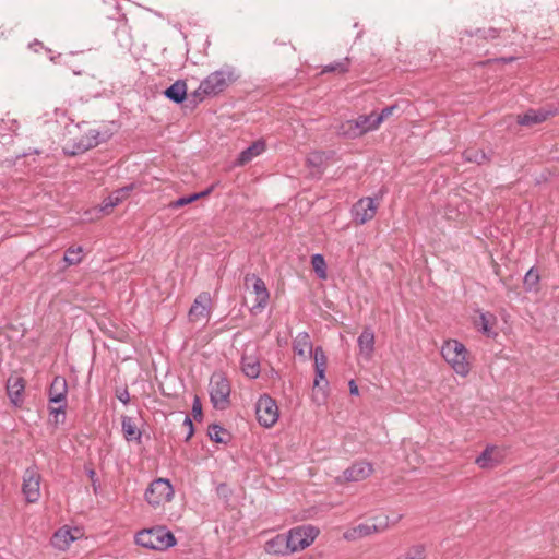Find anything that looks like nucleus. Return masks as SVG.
I'll return each mask as SVG.
<instances>
[{
  "label": "nucleus",
  "instance_id": "1",
  "mask_svg": "<svg viewBox=\"0 0 559 559\" xmlns=\"http://www.w3.org/2000/svg\"><path fill=\"white\" fill-rule=\"evenodd\" d=\"M237 79L238 75L233 67H223L202 80L199 87L190 95L189 100L197 105L206 97L217 96L226 91Z\"/></svg>",
  "mask_w": 559,
  "mask_h": 559
},
{
  "label": "nucleus",
  "instance_id": "2",
  "mask_svg": "<svg viewBox=\"0 0 559 559\" xmlns=\"http://www.w3.org/2000/svg\"><path fill=\"white\" fill-rule=\"evenodd\" d=\"M441 355L459 376L466 377L469 373V353L463 343L457 340L445 341L441 347Z\"/></svg>",
  "mask_w": 559,
  "mask_h": 559
},
{
  "label": "nucleus",
  "instance_id": "3",
  "mask_svg": "<svg viewBox=\"0 0 559 559\" xmlns=\"http://www.w3.org/2000/svg\"><path fill=\"white\" fill-rule=\"evenodd\" d=\"M231 386L223 372H214L210 378L209 393L214 408L224 411L230 405Z\"/></svg>",
  "mask_w": 559,
  "mask_h": 559
},
{
  "label": "nucleus",
  "instance_id": "4",
  "mask_svg": "<svg viewBox=\"0 0 559 559\" xmlns=\"http://www.w3.org/2000/svg\"><path fill=\"white\" fill-rule=\"evenodd\" d=\"M389 527V518L384 516H374L369 519L365 523H359L355 526L348 527L343 533V538L348 542L358 540L360 538L370 536L374 533H380L385 531Z\"/></svg>",
  "mask_w": 559,
  "mask_h": 559
},
{
  "label": "nucleus",
  "instance_id": "5",
  "mask_svg": "<svg viewBox=\"0 0 559 559\" xmlns=\"http://www.w3.org/2000/svg\"><path fill=\"white\" fill-rule=\"evenodd\" d=\"M255 414L257 420L262 427H273L280 417L276 401L269 394H262L255 403Z\"/></svg>",
  "mask_w": 559,
  "mask_h": 559
},
{
  "label": "nucleus",
  "instance_id": "6",
  "mask_svg": "<svg viewBox=\"0 0 559 559\" xmlns=\"http://www.w3.org/2000/svg\"><path fill=\"white\" fill-rule=\"evenodd\" d=\"M174 497V488L166 478L153 480L145 491V500L153 507H159L169 502Z\"/></svg>",
  "mask_w": 559,
  "mask_h": 559
},
{
  "label": "nucleus",
  "instance_id": "7",
  "mask_svg": "<svg viewBox=\"0 0 559 559\" xmlns=\"http://www.w3.org/2000/svg\"><path fill=\"white\" fill-rule=\"evenodd\" d=\"M319 534V528L313 525H301L292 528L288 532L289 545L292 551L304 550L310 546Z\"/></svg>",
  "mask_w": 559,
  "mask_h": 559
},
{
  "label": "nucleus",
  "instance_id": "8",
  "mask_svg": "<svg viewBox=\"0 0 559 559\" xmlns=\"http://www.w3.org/2000/svg\"><path fill=\"white\" fill-rule=\"evenodd\" d=\"M41 476L36 467H28L23 475L22 492L29 503H35L40 497Z\"/></svg>",
  "mask_w": 559,
  "mask_h": 559
},
{
  "label": "nucleus",
  "instance_id": "9",
  "mask_svg": "<svg viewBox=\"0 0 559 559\" xmlns=\"http://www.w3.org/2000/svg\"><path fill=\"white\" fill-rule=\"evenodd\" d=\"M378 206L373 198L359 199L352 209L354 221L359 225L366 224L374 217Z\"/></svg>",
  "mask_w": 559,
  "mask_h": 559
},
{
  "label": "nucleus",
  "instance_id": "10",
  "mask_svg": "<svg viewBox=\"0 0 559 559\" xmlns=\"http://www.w3.org/2000/svg\"><path fill=\"white\" fill-rule=\"evenodd\" d=\"M373 473V465L367 461H356L347 467L342 476L337 477L338 483L361 481Z\"/></svg>",
  "mask_w": 559,
  "mask_h": 559
},
{
  "label": "nucleus",
  "instance_id": "11",
  "mask_svg": "<svg viewBox=\"0 0 559 559\" xmlns=\"http://www.w3.org/2000/svg\"><path fill=\"white\" fill-rule=\"evenodd\" d=\"M243 282L245 286L247 287H249V284L252 283V289L255 294L257 301V304L253 306V309H264L270 299V293L264 281L255 274L248 273L245 275Z\"/></svg>",
  "mask_w": 559,
  "mask_h": 559
},
{
  "label": "nucleus",
  "instance_id": "12",
  "mask_svg": "<svg viewBox=\"0 0 559 559\" xmlns=\"http://www.w3.org/2000/svg\"><path fill=\"white\" fill-rule=\"evenodd\" d=\"M211 295L207 292H203L197 296L190 310L189 319L192 322L207 321L210 319V306Z\"/></svg>",
  "mask_w": 559,
  "mask_h": 559
},
{
  "label": "nucleus",
  "instance_id": "13",
  "mask_svg": "<svg viewBox=\"0 0 559 559\" xmlns=\"http://www.w3.org/2000/svg\"><path fill=\"white\" fill-rule=\"evenodd\" d=\"M68 384L66 378L56 376L49 386L48 397L50 404L67 403Z\"/></svg>",
  "mask_w": 559,
  "mask_h": 559
},
{
  "label": "nucleus",
  "instance_id": "14",
  "mask_svg": "<svg viewBox=\"0 0 559 559\" xmlns=\"http://www.w3.org/2000/svg\"><path fill=\"white\" fill-rule=\"evenodd\" d=\"M264 549L270 555L286 556L293 554L288 534H278L265 543Z\"/></svg>",
  "mask_w": 559,
  "mask_h": 559
},
{
  "label": "nucleus",
  "instance_id": "15",
  "mask_svg": "<svg viewBox=\"0 0 559 559\" xmlns=\"http://www.w3.org/2000/svg\"><path fill=\"white\" fill-rule=\"evenodd\" d=\"M359 353L369 360L374 352V332L370 326H365L357 340Z\"/></svg>",
  "mask_w": 559,
  "mask_h": 559
},
{
  "label": "nucleus",
  "instance_id": "16",
  "mask_svg": "<svg viewBox=\"0 0 559 559\" xmlns=\"http://www.w3.org/2000/svg\"><path fill=\"white\" fill-rule=\"evenodd\" d=\"M266 148L264 140L260 139L254 141L246 150L241 151L235 162L236 166H245L250 163L254 157L261 155Z\"/></svg>",
  "mask_w": 559,
  "mask_h": 559
},
{
  "label": "nucleus",
  "instance_id": "17",
  "mask_svg": "<svg viewBox=\"0 0 559 559\" xmlns=\"http://www.w3.org/2000/svg\"><path fill=\"white\" fill-rule=\"evenodd\" d=\"M80 530L75 527L73 531L68 527L59 528L52 536L51 543L58 549H67L69 545L79 538Z\"/></svg>",
  "mask_w": 559,
  "mask_h": 559
},
{
  "label": "nucleus",
  "instance_id": "18",
  "mask_svg": "<svg viewBox=\"0 0 559 559\" xmlns=\"http://www.w3.org/2000/svg\"><path fill=\"white\" fill-rule=\"evenodd\" d=\"M293 350L299 357L305 359L312 357L313 345L310 335L307 332H300L293 341Z\"/></svg>",
  "mask_w": 559,
  "mask_h": 559
},
{
  "label": "nucleus",
  "instance_id": "19",
  "mask_svg": "<svg viewBox=\"0 0 559 559\" xmlns=\"http://www.w3.org/2000/svg\"><path fill=\"white\" fill-rule=\"evenodd\" d=\"M157 528L144 530L135 535V543L147 549H165L166 544H158Z\"/></svg>",
  "mask_w": 559,
  "mask_h": 559
},
{
  "label": "nucleus",
  "instance_id": "20",
  "mask_svg": "<svg viewBox=\"0 0 559 559\" xmlns=\"http://www.w3.org/2000/svg\"><path fill=\"white\" fill-rule=\"evenodd\" d=\"M550 115V111H546L544 109H530L526 112L519 115L516 122L520 126L532 127L546 121Z\"/></svg>",
  "mask_w": 559,
  "mask_h": 559
},
{
  "label": "nucleus",
  "instance_id": "21",
  "mask_svg": "<svg viewBox=\"0 0 559 559\" xmlns=\"http://www.w3.org/2000/svg\"><path fill=\"white\" fill-rule=\"evenodd\" d=\"M121 430L128 442L134 441L138 444L142 442V431L138 428L132 417L126 415L121 417Z\"/></svg>",
  "mask_w": 559,
  "mask_h": 559
},
{
  "label": "nucleus",
  "instance_id": "22",
  "mask_svg": "<svg viewBox=\"0 0 559 559\" xmlns=\"http://www.w3.org/2000/svg\"><path fill=\"white\" fill-rule=\"evenodd\" d=\"M241 371L250 379H257L260 376V359L254 354L245 352L241 357Z\"/></svg>",
  "mask_w": 559,
  "mask_h": 559
},
{
  "label": "nucleus",
  "instance_id": "23",
  "mask_svg": "<svg viewBox=\"0 0 559 559\" xmlns=\"http://www.w3.org/2000/svg\"><path fill=\"white\" fill-rule=\"evenodd\" d=\"M25 389V381L22 377H11L7 383V393L11 402L19 406L22 403V394Z\"/></svg>",
  "mask_w": 559,
  "mask_h": 559
},
{
  "label": "nucleus",
  "instance_id": "24",
  "mask_svg": "<svg viewBox=\"0 0 559 559\" xmlns=\"http://www.w3.org/2000/svg\"><path fill=\"white\" fill-rule=\"evenodd\" d=\"M475 325L483 334L488 337H495L497 332L493 328L497 325V317L491 312H480L478 320H475Z\"/></svg>",
  "mask_w": 559,
  "mask_h": 559
},
{
  "label": "nucleus",
  "instance_id": "25",
  "mask_svg": "<svg viewBox=\"0 0 559 559\" xmlns=\"http://www.w3.org/2000/svg\"><path fill=\"white\" fill-rule=\"evenodd\" d=\"M164 95L175 104H181L187 99V84L183 80H177L164 91Z\"/></svg>",
  "mask_w": 559,
  "mask_h": 559
},
{
  "label": "nucleus",
  "instance_id": "26",
  "mask_svg": "<svg viewBox=\"0 0 559 559\" xmlns=\"http://www.w3.org/2000/svg\"><path fill=\"white\" fill-rule=\"evenodd\" d=\"M132 190V186H127L121 189L115 190L111 194L104 199L102 203V211L109 214L110 211L117 206Z\"/></svg>",
  "mask_w": 559,
  "mask_h": 559
},
{
  "label": "nucleus",
  "instance_id": "27",
  "mask_svg": "<svg viewBox=\"0 0 559 559\" xmlns=\"http://www.w3.org/2000/svg\"><path fill=\"white\" fill-rule=\"evenodd\" d=\"M102 142L100 140V132L97 130H90L76 144L75 151H73V154L76 153H84L90 148H93L97 146Z\"/></svg>",
  "mask_w": 559,
  "mask_h": 559
},
{
  "label": "nucleus",
  "instance_id": "28",
  "mask_svg": "<svg viewBox=\"0 0 559 559\" xmlns=\"http://www.w3.org/2000/svg\"><path fill=\"white\" fill-rule=\"evenodd\" d=\"M491 152L487 154L486 152L474 147H468L462 153L465 162L475 163L477 165L489 163L491 160Z\"/></svg>",
  "mask_w": 559,
  "mask_h": 559
},
{
  "label": "nucleus",
  "instance_id": "29",
  "mask_svg": "<svg viewBox=\"0 0 559 559\" xmlns=\"http://www.w3.org/2000/svg\"><path fill=\"white\" fill-rule=\"evenodd\" d=\"M325 370L326 369H314L316 378L313 383V391L317 392L314 399L320 403L325 400L326 393L323 388H328L329 383L325 380Z\"/></svg>",
  "mask_w": 559,
  "mask_h": 559
},
{
  "label": "nucleus",
  "instance_id": "30",
  "mask_svg": "<svg viewBox=\"0 0 559 559\" xmlns=\"http://www.w3.org/2000/svg\"><path fill=\"white\" fill-rule=\"evenodd\" d=\"M359 130H361L362 134H366L370 131H374L379 128V123L376 122V111H372L369 115H360L355 119Z\"/></svg>",
  "mask_w": 559,
  "mask_h": 559
},
{
  "label": "nucleus",
  "instance_id": "31",
  "mask_svg": "<svg viewBox=\"0 0 559 559\" xmlns=\"http://www.w3.org/2000/svg\"><path fill=\"white\" fill-rule=\"evenodd\" d=\"M337 134L346 139H357L364 135L355 119L343 122L337 129Z\"/></svg>",
  "mask_w": 559,
  "mask_h": 559
},
{
  "label": "nucleus",
  "instance_id": "32",
  "mask_svg": "<svg viewBox=\"0 0 559 559\" xmlns=\"http://www.w3.org/2000/svg\"><path fill=\"white\" fill-rule=\"evenodd\" d=\"M66 408L67 403H60L59 406H49V424L55 428H58L60 425L64 424Z\"/></svg>",
  "mask_w": 559,
  "mask_h": 559
},
{
  "label": "nucleus",
  "instance_id": "33",
  "mask_svg": "<svg viewBox=\"0 0 559 559\" xmlns=\"http://www.w3.org/2000/svg\"><path fill=\"white\" fill-rule=\"evenodd\" d=\"M207 435L210 439L216 443H228L230 440V433L222 426L212 424L209 426Z\"/></svg>",
  "mask_w": 559,
  "mask_h": 559
},
{
  "label": "nucleus",
  "instance_id": "34",
  "mask_svg": "<svg viewBox=\"0 0 559 559\" xmlns=\"http://www.w3.org/2000/svg\"><path fill=\"white\" fill-rule=\"evenodd\" d=\"M539 282H540L539 272L535 266H533L526 272V274L524 276V280H523L524 289L526 292L537 293L539 290Z\"/></svg>",
  "mask_w": 559,
  "mask_h": 559
},
{
  "label": "nucleus",
  "instance_id": "35",
  "mask_svg": "<svg viewBox=\"0 0 559 559\" xmlns=\"http://www.w3.org/2000/svg\"><path fill=\"white\" fill-rule=\"evenodd\" d=\"M495 450H496L495 447L487 445L486 449L480 453V455L477 456V459L475 461L476 464L480 468L493 467L498 463V460H495L492 457V453H493Z\"/></svg>",
  "mask_w": 559,
  "mask_h": 559
},
{
  "label": "nucleus",
  "instance_id": "36",
  "mask_svg": "<svg viewBox=\"0 0 559 559\" xmlns=\"http://www.w3.org/2000/svg\"><path fill=\"white\" fill-rule=\"evenodd\" d=\"M213 190V187L202 191V192H199V193H193V194H190V195H187V197H181L173 202L169 203V207L170 209H178V207H181V206H185V205H188L197 200H199L200 198H203V197H206L209 195Z\"/></svg>",
  "mask_w": 559,
  "mask_h": 559
},
{
  "label": "nucleus",
  "instance_id": "37",
  "mask_svg": "<svg viewBox=\"0 0 559 559\" xmlns=\"http://www.w3.org/2000/svg\"><path fill=\"white\" fill-rule=\"evenodd\" d=\"M349 66H350V58L345 57L344 59H342L340 61H334L330 64L324 66L321 71V74L331 73V72L344 74L349 71Z\"/></svg>",
  "mask_w": 559,
  "mask_h": 559
},
{
  "label": "nucleus",
  "instance_id": "38",
  "mask_svg": "<svg viewBox=\"0 0 559 559\" xmlns=\"http://www.w3.org/2000/svg\"><path fill=\"white\" fill-rule=\"evenodd\" d=\"M510 29L514 31L512 25H509V26H504V27H489L487 29H477L476 31V35L479 37V38H483V39H495L497 37H499L500 33H506V32H509Z\"/></svg>",
  "mask_w": 559,
  "mask_h": 559
},
{
  "label": "nucleus",
  "instance_id": "39",
  "mask_svg": "<svg viewBox=\"0 0 559 559\" xmlns=\"http://www.w3.org/2000/svg\"><path fill=\"white\" fill-rule=\"evenodd\" d=\"M311 265L320 280L326 278V264L322 254L317 253L311 257Z\"/></svg>",
  "mask_w": 559,
  "mask_h": 559
},
{
  "label": "nucleus",
  "instance_id": "40",
  "mask_svg": "<svg viewBox=\"0 0 559 559\" xmlns=\"http://www.w3.org/2000/svg\"><path fill=\"white\" fill-rule=\"evenodd\" d=\"M82 252V247H69L64 252L63 260L68 265H76L83 259Z\"/></svg>",
  "mask_w": 559,
  "mask_h": 559
},
{
  "label": "nucleus",
  "instance_id": "41",
  "mask_svg": "<svg viewBox=\"0 0 559 559\" xmlns=\"http://www.w3.org/2000/svg\"><path fill=\"white\" fill-rule=\"evenodd\" d=\"M157 532H158L157 542H158V544H166L165 549H167L176 544V538L171 532L166 531L164 527H158Z\"/></svg>",
  "mask_w": 559,
  "mask_h": 559
},
{
  "label": "nucleus",
  "instance_id": "42",
  "mask_svg": "<svg viewBox=\"0 0 559 559\" xmlns=\"http://www.w3.org/2000/svg\"><path fill=\"white\" fill-rule=\"evenodd\" d=\"M312 356L314 359V369H326L328 358L321 346H317L314 348V350L312 352Z\"/></svg>",
  "mask_w": 559,
  "mask_h": 559
},
{
  "label": "nucleus",
  "instance_id": "43",
  "mask_svg": "<svg viewBox=\"0 0 559 559\" xmlns=\"http://www.w3.org/2000/svg\"><path fill=\"white\" fill-rule=\"evenodd\" d=\"M403 559H426L425 555V546L424 545H415L412 546Z\"/></svg>",
  "mask_w": 559,
  "mask_h": 559
},
{
  "label": "nucleus",
  "instance_id": "44",
  "mask_svg": "<svg viewBox=\"0 0 559 559\" xmlns=\"http://www.w3.org/2000/svg\"><path fill=\"white\" fill-rule=\"evenodd\" d=\"M396 109H397L396 105H391V106L383 108L380 114L376 112V122L379 123V126H380L384 120L390 118Z\"/></svg>",
  "mask_w": 559,
  "mask_h": 559
},
{
  "label": "nucleus",
  "instance_id": "45",
  "mask_svg": "<svg viewBox=\"0 0 559 559\" xmlns=\"http://www.w3.org/2000/svg\"><path fill=\"white\" fill-rule=\"evenodd\" d=\"M192 415L194 417L195 420H201L202 419V404H201V401L199 399V396H194V400H193V403H192Z\"/></svg>",
  "mask_w": 559,
  "mask_h": 559
},
{
  "label": "nucleus",
  "instance_id": "46",
  "mask_svg": "<svg viewBox=\"0 0 559 559\" xmlns=\"http://www.w3.org/2000/svg\"><path fill=\"white\" fill-rule=\"evenodd\" d=\"M182 425H183V427L187 428V436L185 438V441L188 442L194 433V427H193L192 419L187 415L183 419Z\"/></svg>",
  "mask_w": 559,
  "mask_h": 559
},
{
  "label": "nucleus",
  "instance_id": "47",
  "mask_svg": "<svg viewBox=\"0 0 559 559\" xmlns=\"http://www.w3.org/2000/svg\"><path fill=\"white\" fill-rule=\"evenodd\" d=\"M117 399L122 402L123 404H128L130 402V394L127 388L122 390H118L116 392Z\"/></svg>",
  "mask_w": 559,
  "mask_h": 559
},
{
  "label": "nucleus",
  "instance_id": "48",
  "mask_svg": "<svg viewBox=\"0 0 559 559\" xmlns=\"http://www.w3.org/2000/svg\"><path fill=\"white\" fill-rule=\"evenodd\" d=\"M349 392L350 394L353 395H357L358 394V386L356 385L355 381L354 380H350L349 383Z\"/></svg>",
  "mask_w": 559,
  "mask_h": 559
},
{
  "label": "nucleus",
  "instance_id": "49",
  "mask_svg": "<svg viewBox=\"0 0 559 559\" xmlns=\"http://www.w3.org/2000/svg\"><path fill=\"white\" fill-rule=\"evenodd\" d=\"M29 48L33 49L35 52H38L39 48H43V44L38 40H34L29 44Z\"/></svg>",
  "mask_w": 559,
  "mask_h": 559
},
{
  "label": "nucleus",
  "instance_id": "50",
  "mask_svg": "<svg viewBox=\"0 0 559 559\" xmlns=\"http://www.w3.org/2000/svg\"><path fill=\"white\" fill-rule=\"evenodd\" d=\"M87 476H88V477H90V479L92 480L93 486H94V489L96 490V488H95V484H96V481H97V479H96V472H95L94 469H90V471L87 472Z\"/></svg>",
  "mask_w": 559,
  "mask_h": 559
},
{
  "label": "nucleus",
  "instance_id": "51",
  "mask_svg": "<svg viewBox=\"0 0 559 559\" xmlns=\"http://www.w3.org/2000/svg\"><path fill=\"white\" fill-rule=\"evenodd\" d=\"M322 157L319 154H313L312 157H310L308 160L309 163L317 165L319 162H321Z\"/></svg>",
  "mask_w": 559,
  "mask_h": 559
},
{
  "label": "nucleus",
  "instance_id": "52",
  "mask_svg": "<svg viewBox=\"0 0 559 559\" xmlns=\"http://www.w3.org/2000/svg\"><path fill=\"white\" fill-rule=\"evenodd\" d=\"M516 58L515 57H503V58H500L499 61H501L502 63H510L512 61H514Z\"/></svg>",
  "mask_w": 559,
  "mask_h": 559
}]
</instances>
